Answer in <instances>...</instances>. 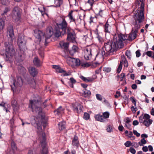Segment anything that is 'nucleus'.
<instances>
[{
    "instance_id": "f257e3e1",
    "label": "nucleus",
    "mask_w": 154,
    "mask_h": 154,
    "mask_svg": "<svg viewBox=\"0 0 154 154\" xmlns=\"http://www.w3.org/2000/svg\"><path fill=\"white\" fill-rule=\"evenodd\" d=\"M118 38L117 35L114 36L112 42H109L104 44V48L106 51L105 52L104 49H103L96 56L97 58L100 56L102 59L105 56H107L109 54H112L113 52L117 50L118 48H122L123 45V42L126 39L125 36L122 34L118 35Z\"/></svg>"
},
{
    "instance_id": "f03ea898",
    "label": "nucleus",
    "mask_w": 154,
    "mask_h": 154,
    "mask_svg": "<svg viewBox=\"0 0 154 154\" xmlns=\"http://www.w3.org/2000/svg\"><path fill=\"white\" fill-rule=\"evenodd\" d=\"M34 32L35 36L39 42L42 40L45 41V42H47V40L51 37L54 33L53 29L51 26L47 27L45 33L38 29L34 30Z\"/></svg>"
},
{
    "instance_id": "7ed1b4c3",
    "label": "nucleus",
    "mask_w": 154,
    "mask_h": 154,
    "mask_svg": "<svg viewBox=\"0 0 154 154\" xmlns=\"http://www.w3.org/2000/svg\"><path fill=\"white\" fill-rule=\"evenodd\" d=\"M36 125H37V134L38 135L39 139L40 140L41 146L43 148L42 153L43 154H47L48 149L46 147L45 134L42 129L40 124L39 123H37Z\"/></svg>"
},
{
    "instance_id": "20e7f679",
    "label": "nucleus",
    "mask_w": 154,
    "mask_h": 154,
    "mask_svg": "<svg viewBox=\"0 0 154 154\" xmlns=\"http://www.w3.org/2000/svg\"><path fill=\"white\" fill-rule=\"evenodd\" d=\"M5 54L4 55V58L6 61H11L15 54V50L13 45L8 42L5 43Z\"/></svg>"
},
{
    "instance_id": "39448f33",
    "label": "nucleus",
    "mask_w": 154,
    "mask_h": 154,
    "mask_svg": "<svg viewBox=\"0 0 154 154\" xmlns=\"http://www.w3.org/2000/svg\"><path fill=\"white\" fill-rule=\"evenodd\" d=\"M40 102L36 100L30 101V105L29 107H31L32 112L36 115L38 114V117L39 119L43 118V116L42 112V109L39 107Z\"/></svg>"
},
{
    "instance_id": "423d86ee",
    "label": "nucleus",
    "mask_w": 154,
    "mask_h": 154,
    "mask_svg": "<svg viewBox=\"0 0 154 154\" xmlns=\"http://www.w3.org/2000/svg\"><path fill=\"white\" fill-rule=\"evenodd\" d=\"M145 0H137L136 4L139 6V10L136 11L135 19H144V12Z\"/></svg>"
},
{
    "instance_id": "0eeeda50",
    "label": "nucleus",
    "mask_w": 154,
    "mask_h": 154,
    "mask_svg": "<svg viewBox=\"0 0 154 154\" xmlns=\"http://www.w3.org/2000/svg\"><path fill=\"white\" fill-rule=\"evenodd\" d=\"M67 25V23L65 20H63L62 23L60 24L57 23L54 35L56 37H58L62 35H64L66 33Z\"/></svg>"
},
{
    "instance_id": "6e6552de",
    "label": "nucleus",
    "mask_w": 154,
    "mask_h": 154,
    "mask_svg": "<svg viewBox=\"0 0 154 154\" xmlns=\"http://www.w3.org/2000/svg\"><path fill=\"white\" fill-rule=\"evenodd\" d=\"M150 116L147 114L141 115L139 118V122L147 127H148L152 123V120L150 119Z\"/></svg>"
},
{
    "instance_id": "1a4fd4ad",
    "label": "nucleus",
    "mask_w": 154,
    "mask_h": 154,
    "mask_svg": "<svg viewBox=\"0 0 154 154\" xmlns=\"http://www.w3.org/2000/svg\"><path fill=\"white\" fill-rule=\"evenodd\" d=\"M65 58L67 63L72 66H79L81 64L80 61L78 59L72 58L68 56H66Z\"/></svg>"
},
{
    "instance_id": "9d476101",
    "label": "nucleus",
    "mask_w": 154,
    "mask_h": 154,
    "mask_svg": "<svg viewBox=\"0 0 154 154\" xmlns=\"http://www.w3.org/2000/svg\"><path fill=\"white\" fill-rule=\"evenodd\" d=\"M26 41L25 40L24 36L23 35H19L17 44L21 50L24 51L26 49Z\"/></svg>"
},
{
    "instance_id": "9b49d317",
    "label": "nucleus",
    "mask_w": 154,
    "mask_h": 154,
    "mask_svg": "<svg viewBox=\"0 0 154 154\" xmlns=\"http://www.w3.org/2000/svg\"><path fill=\"white\" fill-rule=\"evenodd\" d=\"M91 50L90 48H85L83 50V54L86 60H90L92 57Z\"/></svg>"
},
{
    "instance_id": "f8f14e48",
    "label": "nucleus",
    "mask_w": 154,
    "mask_h": 154,
    "mask_svg": "<svg viewBox=\"0 0 154 154\" xmlns=\"http://www.w3.org/2000/svg\"><path fill=\"white\" fill-rule=\"evenodd\" d=\"M67 29V39L68 41L74 42L75 38V35L72 30L68 27Z\"/></svg>"
},
{
    "instance_id": "ddd939ff",
    "label": "nucleus",
    "mask_w": 154,
    "mask_h": 154,
    "mask_svg": "<svg viewBox=\"0 0 154 154\" xmlns=\"http://www.w3.org/2000/svg\"><path fill=\"white\" fill-rule=\"evenodd\" d=\"M53 68L56 69V71L57 72L62 73V75L63 76H68L71 75L70 72H66L59 66L54 65L53 66Z\"/></svg>"
},
{
    "instance_id": "4468645a",
    "label": "nucleus",
    "mask_w": 154,
    "mask_h": 154,
    "mask_svg": "<svg viewBox=\"0 0 154 154\" xmlns=\"http://www.w3.org/2000/svg\"><path fill=\"white\" fill-rule=\"evenodd\" d=\"M21 11L18 7H16L12 11L13 15L14 16L16 19H19L20 18Z\"/></svg>"
},
{
    "instance_id": "2eb2a0df",
    "label": "nucleus",
    "mask_w": 154,
    "mask_h": 154,
    "mask_svg": "<svg viewBox=\"0 0 154 154\" xmlns=\"http://www.w3.org/2000/svg\"><path fill=\"white\" fill-rule=\"evenodd\" d=\"M83 108L82 106L77 103H75L73 106L74 111L78 113H80L82 112Z\"/></svg>"
},
{
    "instance_id": "dca6fc26",
    "label": "nucleus",
    "mask_w": 154,
    "mask_h": 154,
    "mask_svg": "<svg viewBox=\"0 0 154 154\" xmlns=\"http://www.w3.org/2000/svg\"><path fill=\"white\" fill-rule=\"evenodd\" d=\"M23 84V81L21 77H18L13 82V86L15 88L20 87Z\"/></svg>"
},
{
    "instance_id": "f3484780",
    "label": "nucleus",
    "mask_w": 154,
    "mask_h": 154,
    "mask_svg": "<svg viewBox=\"0 0 154 154\" xmlns=\"http://www.w3.org/2000/svg\"><path fill=\"white\" fill-rule=\"evenodd\" d=\"M7 34L8 35L9 37L11 38L12 40L14 37V33L13 27L12 26H9L7 29Z\"/></svg>"
},
{
    "instance_id": "a211bd4d",
    "label": "nucleus",
    "mask_w": 154,
    "mask_h": 154,
    "mask_svg": "<svg viewBox=\"0 0 154 154\" xmlns=\"http://www.w3.org/2000/svg\"><path fill=\"white\" fill-rule=\"evenodd\" d=\"M142 22V20H135L133 22L132 28H134V30H138L140 28V23Z\"/></svg>"
},
{
    "instance_id": "6ab92c4d",
    "label": "nucleus",
    "mask_w": 154,
    "mask_h": 154,
    "mask_svg": "<svg viewBox=\"0 0 154 154\" xmlns=\"http://www.w3.org/2000/svg\"><path fill=\"white\" fill-rule=\"evenodd\" d=\"M79 50V49L77 46L73 45L72 49L69 51V53L71 55H73L76 53L78 52Z\"/></svg>"
},
{
    "instance_id": "aec40b11",
    "label": "nucleus",
    "mask_w": 154,
    "mask_h": 154,
    "mask_svg": "<svg viewBox=\"0 0 154 154\" xmlns=\"http://www.w3.org/2000/svg\"><path fill=\"white\" fill-rule=\"evenodd\" d=\"M29 71L32 76L34 77L37 74L38 71L36 69L33 67H30L28 68Z\"/></svg>"
},
{
    "instance_id": "412c9836",
    "label": "nucleus",
    "mask_w": 154,
    "mask_h": 154,
    "mask_svg": "<svg viewBox=\"0 0 154 154\" xmlns=\"http://www.w3.org/2000/svg\"><path fill=\"white\" fill-rule=\"evenodd\" d=\"M72 145L74 146L78 147L79 144V142L78 139V137L76 136H74L73 139L72 141Z\"/></svg>"
},
{
    "instance_id": "4be33fe9",
    "label": "nucleus",
    "mask_w": 154,
    "mask_h": 154,
    "mask_svg": "<svg viewBox=\"0 0 154 154\" xmlns=\"http://www.w3.org/2000/svg\"><path fill=\"white\" fill-rule=\"evenodd\" d=\"M137 32V30H134V28H132V32L130 34L129 37L131 40L135 39L136 37V33Z\"/></svg>"
},
{
    "instance_id": "5701e85b",
    "label": "nucleus",
    "mask_w": 154,
    "mask_h": 154,
    "mask_svg": "<svg viewBox=\"0 0 154 154\" xmlns=\"http://www.w3.org/2000/svg\"><path fill=\"white\" fill-rule=\"evenodd\" d=\"M80 78L82 80L86 82H91L94 80V79L91 77L86 78L83 76H81Z\"/></svg>"
},
{
    "instance_id": "b1692460",
    "label": "nucleus",
    "mask_w": 154,
    "mask_h": 154,
    "mask_svg": "<svg viewBox=\"0 0 154 154\" xmlns=\"http://www.w3.org/2000/svg\"><path fill=\"white\" fill-rule=\"evenodd\" d=\"M33 62L35 65L38 67L40 66L42 64L41 62L37 57L34 58Z\"/></svg>"
},
{
    "instance_id": "393cba45",
    "label": "nucleus",
    "mask_w": 154,
    "mask_h": 154,
    "mask_svg": "<svg viewBox=\"0 0 154 154\" xmlns=\"http://www.w3.org/2000/svg\"><path fill=\"white\" fill-rule=\"evenodd\" d=\"M54 2V7H60L62 5L63 0H53Z\"/></svg>"
},
{
    "instance_id": "a878e982",
    "label": "nucleus",
    "mask_w": 154,
    "mask_h": 154,
    "mask_svg": "<svg viewBox=\"0 0 154 154\" xmlns=\"http://www.w3.org/2000/svg\"><path fill=\"white\" fill-rule=\"evenodd\" d=\"M95 119L97 121L102 122H104V119L103 118V116L100 114H97L95 116Z\"/></svg>"
},
{
    "instance_id": "bb28decb",
    "label": "nucleus",
    "mask_w": 154,
    "mask_h": 154,
    "mask_svg": "<svg viewBox=\"0 0 154 154\" xmlns=\"http://www.w3.org/2000/svg\"><path fill=\"white\" fill-rule=\"evenodd\" d=\"M110 26L108 23V21H107L106 24L104 25V31L106 33H109L110 32Z\"/></svg>"
},
{
    "instance_id": "cd10ccee",
    "label": "nucleus",
    "mask_w": 154,
    "mask_h": 154,
    "mask_svg": "<svg viewBox=\"0 0 154 154\" xmlns=\"http://www.w3.org/2000/svg\"><path fill=\"white\" fill-rule=\"evenodd\" d=\"M66 123L65 122H61L58 124V128L59 129L60 131L63 130L65 128V125Z\"/></svg>"
},
{
    "instance_id": "c85d7f7f",
    "label": "nucleus",
    "mask_w": 154,
    "mask_h": 154,
    "mask_svg": "<svg viewBox=\"0 0 154 154\" xmlns=\"http://www.w3.org/2000/svg\"><path fill=\"white\" fill-rule=\"evenodd\" d=\"M55 112L58 115L64 113V109L61 106H60L55 111Z\"/></svg>"
},
{
    "instance_id": "c756f323",
    "label": "nucleus",
    "mask_w": 154,
    "mask_h": 154,
    "mask_svg": "<svg viewBox=\"0 0 154 154\" xmlns=\"http://www.w3.org/2000/svg\"><path fill=\"white\" fill-rule=\"evenodd\" d=\"M60 45L61 48L66 49L68 46L69 44L67 42H65L62 41L60 42Z\"/></svg>"
},
{
    "instance_id": "7c9ffc66",
    "label": "nucleus",
    "mask_w": 154,
    "mask_h": 154,
    "mask_svg": "<svg viewBox=\"0 0 154 154\" xmlns=\"http://www.w3.org/2000/svg\"><path fill=\"white\" fill-rule=\"evenodd\" d=\"M91 94V92L90 91L86 89H85L83 90V95L85 97H88Z\"/></svg>"
},
{
    "instance_id": "2f4dec72",
    "label": "nucleus",
    "mask_w": 154,
    "mask_h": 154,
    "mask_svg": "<svg viewBox=\"0 0 154 154\" xmlns=\"http://www.w3.org/2000/svg\"><path fill=\"white\" fill-rule=\"evenodd\" d=\"M103 118L104 119V122H105L107 119L109 118V113L108 112H106L103 113Z\"/></svg>"
},
{
    "instance_id": "473e14b6",
    "label": "nucleus",
    "mask_w": 154,
    "mask_h": 154,
    "mask_svg": "<svg viewBox=\"0 0 154 154\" xmlns=\"http://www.w3.org/2000/svg\"><path fill=\"white\" fill-rule=\"evenodd\" d=\"M5 20H0V31L2 30L5 26Z\"/></svg>"
},
{
    "instance_id": "72a5a7b5",
    "label": "nucleus",
    "mask_w": 154,
    "mask_h": 154,
    "mask_svg": "<svg viewBox=\"0 0 154 154\" xmlns=\"http://www.w3.org/2000/svg\"><path fill=\"white\" fill-rule=\"evenodd\" d=\"M68 17L69 18V19H74L73 11H70L68 15Z\"/></svg>"
},
{
    "instance_id": "f704fd0d",
    "label": "nucleus",
    "mask_w": 154,
    "mask_h": 154,
    "mask_svg": "<svg viewBox=\"0 0 154 154\" xmlns=\"http://www.w3.org/2000/svg\"><path fill=\"white\" fill-rule=\"evenodd\" d=\"M146 141L144 139H142L139 142L138 144L141 146H143V144H145L146 143Z\"/></svg>"
},
{
    "instance_id": "c9c22d12",
    "label": "nucleus",
    "mask_w": 154,
    "mask_h": 154,
    "mask_svg": "<svg viewBox=\"0 0 154 154\" xmlns=\"http://www.w3.org/2000/svg\"><path fill=\"white\" fill-rule=\"evenodd\" d=\"M31 82H29V83L31 85V86L33 88L35 87L36 84L35 81L33 79H30Z\"/></svg>"
},
{
    "instance_id": "e433bc0d",
    "label": "nucleus",
    "mask_w": 154,
    "mask_h": 154,
    "mask_svg": "<svg viewBox=\"0 0 154 154\" xmlns=\"http://www.w3.org/2000/svg\"><path fill=\"white\" fill-rule=\"evenodd\" d=\"M11 146L12 149L14 150H15L17 149V147L14 141H12L11 143Z\"/></svg>"
},
{
    "instance_id": "4c0bfd02",
    "label": "nucleus",
    "mask_w": 154,
    "mask_h": 154,
    "mask_svg": "<svg viewBox=\"0 0 154 154\" xmlns=\"http://www.w3.org/2000/svg\"><path fill=\"white\" fill-rule=\"evenodd\" d=\"M132 143L130 141H127L124 144L125 146L126 147H129L131 146Z\"/></svg>"
},
{
    "instance_id": "58836bf2",
    "label": "nucleus",
    "mask_w": 154,
    "mask_h": 154,
    "mask_svg": "<svg viewBox=\"0 0 154 154\" xmlns=\"http://www.w3.org/2000/svg\"><path fill=\"white\" fill-rule=\"evenodd\" d=\"M106 131L108 132H111L112 131V126L110 125H108L106 129Z\"/></svg>"
},
{
    "instance_id": "ea45409f",
    "label": "nucleus",
    "mask_w": 154,
    "mask_h": 154,
    "mask_svg": "<svg viewBox=\"0 0 154 154\" xmlns=\"http://www.w3.org/2000/svg\"><path fill=\"white\" fill-rule=\"evenodd\" d=\"M90 117L89 115L87 113H85L84 115L83 118L85 120H87L89 119Z\"/></svg>"
},
{
    "instance_id": "a19ab883",
    "label": "nucleus",
    "mask_w": 154,
    "mask_h": 154,
    "mask_svg": "<svg viewBox=\"0 0 154 154\" xmlns=\"http://www.w3.org/2000/svg\"><path fill=\"white\" fill-rule=\"evenodd\" d=\"M122 64L121 62H120V64L119 66L118 69H117V72L118 73H119L121 72L122 68Z\"/></svg>"
},
{
    "instance_id": "79ce46f5",
    "label": "nucleus",
    "mask_w": 154,
    "mask_h": 154,
    "mask_svg": "<svg viewBox=\"0 0 154 154\" xmlns=\"http://www.w3.org/2000/svg\"><path fill=\"white\" fill-rule=\"evenodd\" d=\"M103 70L105 72H109L111 71V68L109 67H104Z\"/></svg>"
},
{
    "instance_id": "37998d69",
    "label": "nucleus",
    "mask_w": 154,
    "mask_h": 154,
    "mask_svg": "<svg viewBox=\"0 0 154 154\" xmlns=\"http://www.w3.org/2000/svg\"><path fill=\"white\" fill-rule=\"evenodd\" d=\"M125 74L124 73H122L121 74L119 78L120 81H122L123 80L124 78L125 77Z\"/></svg>"
},
{
    "instance_id": "c03bdc74",
    "label": "nucleus",
    "mask_w": 154,
    "mask_h": 154,
    "mask_svg": "<svg viewBox=\"0 0 154 154\" xmlns=\"http://www.w3.org/2000/svg\"><path fill=\"white\" fill-rule=\"evenodd\" d=\"M87 2L90 5L91 8H92L94 2V0H88Z\"/></svg>"
},
{
    "instance_id": "a18cd8bd",
    "label": "nucleus",
    "mask_w": 154,
    "mask_h": 154,
    "mask_svg": "<svg viewBox=\"0 0 154 154\" xmlns=\"http://www.w3.org/2000/svg\"><path fill=\"white\" fill-rule=\"evenodd\" d=\"M131 109L133 113H135L137 109L136 107H135L134 106H132L131 107Z\"/></svg>"
},
{
    "instance_id": "49530a36",
    "label": "nucleus",
    "mask_w": 154,
    "mask_h": 154,
    "mask_svg": "<svg viewBox=\"0 0 154 154\" xmlns=\"http://www.w3.org/2000/svg\"><path fill=\"white\" fill-rule=\"evenodd\" d=\"M126 136H127L129 138H133L134 139L135 137L134 136H133V134L132 132L130 131L128 133V134L127 135H126Z\"/></svg>"
},
{
    "instance_id": "de8ad7c7",
    "label": "nucleus",
    "mask_w": 154,
    "mask_h": 154,
    "mask_svg": "<svg viewBox=\"0 0 154 154\" xmlns=\"http://www.w3.org/2000/svg\"><path fill=\"white\" fill-rule=\"evenodd\" d=\"M96 97L97 99L100 101L102 100V96L101 95L99 94H96Z\"/></svg>"
},
{
    "instance_id": "09e8293b",
    "label": "nucleus",
    "mask_w": 154,
    "mask_h": 154,
    "mask_svg": "<svg viewBox=\"0 0 154 154\" xmlns=\"http://www.w3.org/2000/svg\"><path fill=\"white\" fill-rule=\"evenodd\" d=\"M125 123H129L131 122V121L130 119L128 117H127L124 120Z\"/></svg>"
},
{
    "instance_id": "8fccbe9b",
    "label": "nucleus",
    "mask_w": 154,
    "mask_h": 154,
    "mask_svg": "<svg viewBox=\"0 0 154 154\" xmlns=\"http://www.w3.org/2000/svg\"><path fill=\"white\" fill-rule=\"evenodd\" d=\"M131 100L134 104L135 106H136V100L133 97H131L130 98Z\"/></svg>"
},
{
    "instance_id": "3c124183",
    "label": "nucleus",
    "mask_w": 154,
    "mask_h": 154,
    "mask_svg": "<svg viewBox=\"0 0 154 154\" xmlns=\"http://www.w3.org/2000/svg\"><path fill=\"white\" fill-rule=\"evenodd\" d=\"M125 127L126 128L129 129L130 130H131L132 128L131 127V125L129 124V123H125Z\"/></svg>"
},
{
    "instance_id": "603ef678",
    "label": "nucleus",
    "mask_w": 154,
    "mask_h": 154,
    "mask_svg": "<svg viewBox=\"0 0 154 154\" xmlns=\"http://www.w3.org/2000/svg\"><path fill=\"white\" fill-rule=\"evenodd\" d=\"M146 54L149 57H151L152 56V53L151 51H148L146 53Z\"/></svg>"
},
{
    "instance_id": "864d4df0",
    "label": "nucleus",
    "mask_w": 154,
    "mask_h": 154,
    "mask_svg": "<svg viewBox=\"0 0 154 154\" xmlns=\"http://www.w3.org/2000/svg\"><path fill=\"white\" fill-rule=\"evenodd\" d=\"M130 152L132 154H135L136 153V151L132 147H130L129 149Z\"/></svg>"
},
{
    "instance_id": "5fc2aeb1",
    "label": "nucleus",
    "mask_w": 154,
    "mask_h": 154,
    "mask_svg": "<svg viewBox=\"0 0 154 154\" xmlns=\"http://www.w3.org/2000/svg\"><path fill=\"white\" fill-rule=\"evenodd\" d=\"M103 11L102 10H101L99 11V14L97 15V17H96L97 18H99V17H103Z\"/></svg>"
},
{
    "instance_id": "6e6d98bb",
    "label": "nucleus",
    "mask_w": 154,
    "mask_h": 154,
    "mask_svg": "<svg viewBox=\"0 0 154 154\" xmlns=\"http://www.w3.org/2000/svg\"><path fill=\"white\" fill-rule=\"evenodd\" d=\"M133 133L134 135H136L138 137H139L140 135V134L138 133L136 130H133Z\"/></svg>"
},
{
    "instance_id": "4d7b16f0",
    "label": "nucleus",
    "mask_w": 154,
    "mask_h": 154,
    "mask_svg": "<svg viewBox=\"0 0 154 154\" xmlns=\"http://www.w3.org/2000/svg\"><path fill=\"white\" fill-rule=\"evenodd\" d=\"M44 119H42V121L41 122V124L43 125L44 128H45L47 125V121L44 122Z\"/></svg>"
},
{
    "instance_id": "13d9d810",
    "label": "nucleus",
    "mask_w": 154,
    "mask_h": 154,
    "mask_svg": "<svg viewBox=\"0 0 154 154\" xmlns=\"http://www.w3.org/2000/svg\"><path fill=\"white\" fill-rule=\"evenodd\" d=\"M10 9L9 8H5L4 11V13L3 14H2V15H4V14H6L9 11H10Z\"/></svg>"
},
{
    "instance_id": "bf43d9fd",
    "label": "nucleus",
    "mask_w": 154,
    "mask_h": 154,
    "mask_svg": "<svg viewBox=\"0 0 154 154\" xmlns=\"http://www.w3.org/2000/svg\"><path fill=\"white\" fill-rule=\"evenodd\" d=\"M125 54L128 57L130 58L131 57V54L129 51H127L125 53Z\"/></svg>"
},
{
    "instance_id": "052dcab7",
    "label": "nucleus",
    "mask_w": 154,
    "mask_h": 154,
    "mask_svg": "<svg viewBox=\"0 0 154 154\" xmlns=\"http://www.w3.org/2000/svg\"><path fill=\"white\" fill-rule=\"evenodd\" d=\"M136 54L137 57H139L140 56V50H138L136 51Z\"/></svg>"
},
{
    "instance_id": "680f3d73",
    "label": "nucleus",
    "mask_w": 154,
    "mask_h": 154,
    "mask_svg": "<svg viewBox=\"0 0 154 154\" xmlns=\"http://www.w3.org/2000/svg\"><path fill=\"white\" fill-rule=\"evenodd\" d=\"M131 146H134L135 148H137L139 146L137 143L134 142L133 143H132Z\"/></svg>"
},
{
    "instance_id": "e2e57ef3",
    "label": "nucleus",
    "mask_w": 154,
    "mask_h": 154,
    "mask_svg": "<svg viewBox=\"0 0 154 154\" xmlns=\"http://www.w3.org/2000/svg\"><path fill=\"white\" fill-rule=\"evenodd\" d=\"M70 82L72 84H74L76 82V80L73 78H71L70 79Z\"/></svg>"
},
{
    "instance_id": "0e129e2a",
    "label": "nucleus",
    "mask_w": 154,
    "mask_h": 154,
    "mask_svg": "<svg viewBox=\"0 0 154 154\" xmlns=\"http://www.w3.org/2000/svg\"><path fill=\"white\" fill-rule=\"evenodd\" d=\"M142 150L143 151L146 152L148 151V147L146 146H143L142 148Z\"/></svg>"
},
{
    "instance_id": "69168bd1",
    "label": "nucleus",
    "mask_w": 154,
    "mask_h": 154,
    "mask_svg": "<svg viewBox=\"0 0 154 154\" xmlns=\"http://www.w3.org/2000/svg\"><path fill=\"white\" fill-rule=\"evenodd\" d=\"M139 124V122L137 120L134 121L133 122V125H137Z\"/></svg>"
},
{
    "instance_id": "338daca9",
    "label": "nucleus",
    "mask_w": 154,
    "mask_h": 154,
    "mask_svg": "<svg viewBox=\"0 0 154 154\" xmlns=\"http://www.w3.org/2000/svg\"><path fill=\"white\" fill-rule=\"evenodd\" d=\"M121 60L120 62L122 63V62L123 61L125 60L126 59L125 56L124 55H123L121 56Z\"/></svg>"
},
{
    "instance_id": "774afa93",
    "label": "nucleus",
    "mask_w": 154,
    "mask_h": 154,
    "mask_svg": "<svg viewBox=\"0 0 154 154\" xmlns=\"http://www.w3.org/2000/svg\"><path fill=\"white\" fill-rule=\"evenodd\" d=\"M122 125H119L118 127L119 130L121 131H122L124 129Z\"/></svg>"
}]
</instances>
